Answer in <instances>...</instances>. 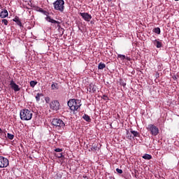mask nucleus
Listing matches in <instances>:
<instances>
[{"instance_id": "1", "label": "nucleus", "mask_w": 179, "mask_h": 179, "mask_svg": "<svg viewBox=\"0 0 179 179\" xmlns=\"http://www.w3.org/2000/svg\"><path fill=\"white\" fill-rule=\"evenodd\" d=\"M20 117L22 121H30L33 118V112L29 109H22L20 112Z\"/></svg>"}, {"instance_id": "2", "label": "nucleus", "mask_w": 179, "mask_h": 179, "mask_svg": "<svg viewBox=\"0 0 179 179\" xmlns=\"http://www.w3.org/2000/svg\"><path fill=\"white\" fill-rule=\"evenodd\" d=\"M67 104L71 111H78V110L80 108V106H82L80 100L75 99H70Z\"/></svg>"}, {"instance_id": "3", "label": "nucleus", "mask_w": 179, "mask_h": 179, "mask_svg": "<svg viewBox=\"0 0 179 179\" xmlns=\"http://www.w3.org/2000/svg\"><path fill=\"white\" fill-rule=\"evenodd\" d=\"M65 1L64 0H57L53 3V6L55 10H59V12H64L65 9Z\"/></svg>"}, {"instance_id": "4", "label": "nucleus", "mask_w": 179, "mask_h": 179, "mask_svg": "<svg viewBox=\"0 0 179 179\" xmlns=\"http://www.w3.org/2000/svg\"><path fill=\"white\" fill-rule=\"evenodd\" d=\"M52 125L58 128V129H64L65 128V122L59 118H54L52 120Z\"/></svg>"}, {"instance_id": "5", "label": "nucleus", "mask_w": 179, "mask_h": 179, "mask_svg": "<svg viewBox=\"0 0 179 179\" xmlns=\"http://www.w3.org/2000/svg\"><path fill=\"white\" fill-rule=\"evenodd\" d=\"M146 129L150 132L151 135H152L153 136H157V135H159V128L156 126H155V124H150L148 125V127H146Z\"/></svg>"}, {"instance_id": "6", "label": "nucleus", "mask_w": 179, "mask_h": 179, "mask_svg": "<svg viewBox=\"0 0 179 179\" xmlns=\"http://www.w3.org/2000/svg\"><path fill=\"white\" fill-rule=\"evenodd\" d=\"M50 108L53 111H58V110L61 108V105L59 103V101L58 100H52L50 103Z\"/></svg>"}, {"instance_id": "7", "label": "nucleus", "mask_w": 179, "mask_h": 179, "mask_svg": "<svg viewBox=\"0 0 179 179\" xmlns=\"http://www.w3.org/2000/svg\"><path fill=\"white\" fill-rule=\"evenodd\" d=\"M9 166V159L5 157L0 156V169H5Z\"/></svg>"}, {"instance_id": "8", "label": "nucleus", "mask_w": 179, "mask_h": 179, "mask_svg": "<svg viewBox=\"0 0 179 179\" xmlns=\"http://www.w3.org/2000/svg\"><path fill=\"white\" fill-rule=\"evenodd\" d=\"M80 15L85 20V22H89L92 20V15H90L87 13H80Z\"/></svg>"}, {"instance_id": "9", "label": "nucleus", "mask_w": 179, "mask_h": 179, "mask_svg": "<svg viewBox=\"0 0 179 179\" xmlns=\"http://www.w3.org/2000/svg\"><path fill=\"white\" fill-rule=\"evenodd\" d=\"M46 20H47V22H49L50 23H53L54 24H57V27H61V22L51 18V17H50V16H48L46 17Z\"/></svg>"}, {"instance_id": "10", "label": "nucleus", "mask_w": 179, "mask_h": 179, "mask_svg": "<svg viewBox=\"0 0 179 179\" xmlns=\"http://www.w3.org/2000/svg\"><path fill=\"white\" fill-rule=\"evenodd\" d=\"M10 85L11 86V89H13L14 92H19V90H20L19 85H17L13 80L10 81Z\"/></svg>"}, {"instance_id": "11", "label": "nucleus", "mask_w": 179, "mask_h": 179, "mask_svg": "<svg viewBox=\"0 0 179 179\" xmlns=\"http://www.w3.org/2000/svg\"><path fill=\"white\" fill-rule=\"evenodd\" d=\"M9 16V13H8V10L4 9L1 12H0V17L1 19H5V17H8Z\"/></svg>"}, {"instance_id": "12", "label": "nucleus", "mask_w": 179, "mask_h": 179, "mask_svg": "<svg viewBox=\"0 0 179 179\" xmlns=\"http://www.w3.org/2000/svg\"><path fill=\"white\" fill-rule=\"evenodd\" d=\"M13 22H15L16 24H17V26H19L20 27L23 28V24H22V21L20 20V18H19V17L15 16L14 19H13Z\"/></svg>"}, {"instance_id": "13", "label": "nucleus", "mask_w": 179, "mask_h": 179, "mask_svg": "<svg viewBox=\"0 0 179 179\" xmlns=\"http://www.w3.org/2000/svg\"><path fill=\"white\" fill-rule=\"evenodd\" d=\"M87 90L90 93H96V86L91 83L90 84Z\"/></svg>"}, {"instance_id": "14", "label": "nucleus", "mask_w": 179, "mask_h": 179, "mask_svg": "<svg viewBox=\"0 0 179 179\" xmlns=\"http://www.w3.org/2000/svg\"><path fill=\"white\" fill-rule=\"evenodd\" d=\"M31 8H33L34 10H36V12H41V13H46L47 12L43 8L37 6H31Z\"/></svg>"}, {"instance_id": "15", "label": "nucleus", "mask_w": 179, "mask_h": 179, "mask_svg": "<svg viewBox=\"0 0 179 179\" xmlns=\"http://www.w3.org/2000/svg\"><path fill=\"white\" fill-rule=\"evenodd\" d=\"M153 44L157 47V48H162L163 46V44L159 41V39L153 41Z\"/></svg>"}, {"instance_id": "16", "label": "nucleus", "mask_w": 179, "mask_h": 179, "mask_svg": "<svg viewBox=\"0 0 179 179\" xmlns=\"http://www.w3.org/2000/svg\"><path fill=\"white\" fill-rule=\"evenodd\" d=\"M130 132L132 134L133 138H139V136H141V134H139V132L132 130V129H130Z\"/></svg>"}, {"instance_id": "17", "label": "nucleus", "mask_w": 179, "mask_h": 179, "mask_svg": "<svg viewBox=\"0 0 179 179\" xmlns=\"http://www.w3.org/2000/svg\"><path fill=\"white\" fill-rule=\"evenodd\" d=\"M117 57L120 58L121 61H124V59H127V61H131V57H126L124 55H117Z\"/></svg>"}, {"instance_id": "18", "label": "nucleus", "mask_w": 179, "mask_h": 179, "mask_svg": "<svg viewBox=\"0 0 179 179\" xmlns=\"http://www.w3.org/2000/svg\"><path fill=\"white\" fill-rule=\"evenodd\" d=\"M51 89L52 90H58V89H59V85H58L57 83H52Z\"/></svg>"}, {"instance_id": "19", "label": "nucleus", "mask_w": 179, "mask_h": 179, "mask_svg": "<svg viewBox=\"0 0 179 179\" xmlns=\"http://www.w3.org/2000/svg\"><path fill=\"white\" fill-rule=\"evenodd\" d=\"M43 96H44V94H43V93H38L35 96V99H36V101L38 103V101H40V99H41V97H43Z\"/></svg>"}, {"instance_id": "20", "label": "nucleus", "mask_w": 179, "mask_h": 179, "mask_svg": "<svg viewBox=\"0 0 179 179\" xmlns=\"http://www.w3.org/2000/svg\"><path fill=\"white\" fill-rule=\"evenodd\" d=\"M83 120H85V121H87V122H90V121H92L90 116H89L87 114H85L83 116Z\"/></svg>"}, {"instance_id": "21", "label": "nucleus", "mask_w": 179, "mask_h": 179, "mask_svg": "<svg viewBox=\"0 0 179 179\" xmlns=\"http://www.w3.org/2000/svg\"><path fill=\"white\" fill-rule=\"evenodd\" d=\"M143 159H145V160H150V159H152V155L145 154L143 156Z\"/></svg>"}, {"instance_id": "22", "label": "nucleus", "mask_w": 179, "mask_h": 179, "mask_svg": "<svg viewBox=\"0 0 179 179\" xmlns=\"http://www.w3.org/2000/svg\"><path fill=\"white\" fill-rule=\"evenodd\" d=\"M7 138H8V139H10V141H13V139L15 138V135L8 133Z\"/></svg>"}, {"instance_id": "23", "label": "nucleus", "mask_w": 179, "mask_h": 179, "mask_svg": "<svg viewBox=\"0 0 179 179\" xmlns=\"http://www.w3.org/2000/svg\"><path fill=\"white\" fill-rule=\"evenodd\" d=\"M106 68V64L104 63H99L98 66V69H104Z\"/></svg>"}, {"instance_id": "24", "label": "nucleus", "mask_w": 179, "mask_h": 179, "mask_svg": "<svg viewBox=\"0 0 179 179\" xmlns=\"http://www.w3.org/2000/svg\"><path fill=\"white\" fill-rule=\"evenodd\" d=\"M152 31H153L154 33H156V34H160V33H161L160 29H159V27L155 28V29L152 30Z\"/></svg>"}, {"instance_id": "25", "label": "nucleus", "mask_w": 179, "mask_h": 179, "mask_svg": "<svg viewBox=\"0 0 179 179\" xmlns=\"http://www.w3.org/2000/svg\"><path fill=\"white\" fill-rule=\"evenodd\" d=\"M126 137H127V139H129V140L132 139V136L131 135V134H129V131H127Z\"/></svg>"}, {"instance_id": "26", "label": "nucleus", "mask_w": 179, "mask_h": 179, "mask_svg": "<svg viewBox=\"0 0 179 179\" xmlns=\"http://www.w3.org/2000/svg\"><path fill=\"white\" fill-rule=\"evenodd\" d=\"M36 85H37V82L36 81L32 80V81L30 82L31 87H34V86H36Z\"/></svg>"}, {"instance_id": "27", "label": "nucleus", "mask_w": 179, "mask_h": 179, "mask_svg": "<svg viewBox=\"0 0 179 179\" xmlns=\"http://www.w3.org/2000/svg\"><path fill=\"white\" fill-rule=\"evenodd\" d=\"M1 23H3V24H5V26H8V24L9 22H8V20H6V19H3V20H1Z\"/></svg>"}, {"instance_id": "28", "label": "nucleus", "mask_w": 179, "mask_h": 179, "mask_svg": "<svg viewBox=\"0 0 179 179\" xmlns=\"http://www.w3.org/2000/svg\"><path fill=\"white\" fill-rule=\"evenodd\" d=\"M45 101L47 104H48L51 101V99L49 96H47L45 98Z\"/></svg>"}, {"instance_id": "29", "label": "nucleus", "mask_w": 179, "mask_h": 179, "mask_svg": "<svg viewBox=\"0 0 179 179\" xmlns=\"http://www.w3.org/2000/svg\"><path fill=\"white\" fill-rule=\"evenodd\" d=\"M91 150L96 152V150H97V145H92V148H91Z\"/></svg>"}, {"instance_id": "30", "label": "nucleus", "mask_w": 179, "mask_h": 179, "mask_svg": "<svg viewBox=\"0 0 179 179\" xmlns=\"http://www.w3.org/2000/svg\"><path fill=\"white\" fill-rule=\"evenodd\" d=\"M101 99H102L103 100L107 101V100H108V96L107 95H106V94H103V95L101 96Z\"/></svg>"}, {"instance_id": "31", "label": "nucleus", "mask_w": 179, "mask_h": 179, "mask_svg": "<svg viewBox=\"0 0 179 179\" xmlns=\"http://www.w3.org/2000/svg\"><path fill=\"white\" fill-rule=\"evenodd\" d=\"M55 156L56 157H58V159H61V157H62V153H59V154H55Z\"/></svg>"}, {"instance_id": "32", "label": "nucleus", "mask_w": 179, "mask_h": 179, "mask_svg": "<svg viewBox=\"0 0 179 179\" xmlns=\"http://www.w3.org/2000/svg\"><path fill=\"white\" fill-rule=\"evenodd\" d=\"M116 171L117 173H118L119 174H122V170L120 169H116Z\"/></svg>"}, {"instance_id": "33", "label": "nucleus", "mask_w": 179, "mask_h": 179, "mask_svg": "<svg viewBox=\"0 0 179 179\" xmlns=\"http://www.w3.org/2000/svg\"><path fill=\"white\" fill-rule=\"evenodd\" d=\"M55 152H62V149H61V148H56L55 150Z\"/></svg>"}, {"instance_id": "34", "label": "nucleus", "mask_w": 179, "mask_h": 179, "mask_svg": "<svg viewBox=\"0 0 179 179\" xmlns=\"http://www.w3.org/2000/svg\"><path fill=\"white\" fill-rule=\"evenodd\" d=\"M0 131H2V129H1V128H0Z\"/></svg>"}, {"instance_id": "35", "label": "nucleus", "mask_w": 179, "mask_h": 179, "mask_svg": "<svg viewBox=\"0 0 179 179\" xmlns=\"http://www.w3.org/2000/svg\"><path fill=\"white\" fill-rule=\"evenodd\" d=\"M175 1H179V0H175Z\"/></svg>"}]
</instances>
